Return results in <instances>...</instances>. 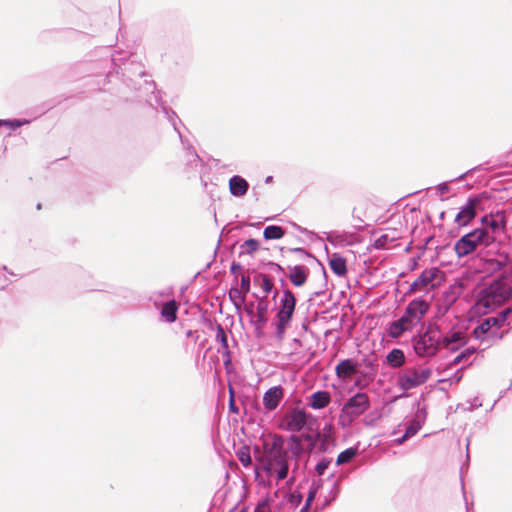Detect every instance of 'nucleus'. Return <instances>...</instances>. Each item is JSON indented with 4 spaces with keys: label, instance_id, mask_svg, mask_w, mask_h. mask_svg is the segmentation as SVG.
Listing matches in <instances>:
<instances>
[{
    "label": "nucleus",
    "instance_id": "nucleus-1",
    "mask_svg": "<svg viewBox=\"0 0 512 512\" xmlns=\"http://www.w3.org/2000/svg\"><path fill=\"white\" fill-rule=\"evenodd\" d=\"M118 55H120V53H117V55H112L111 61L115 67L123 70V83L128 88L133 87L137 91L136 97L144 98L150 107L154 109L161 107L162 112L165 114L168 121L172 124L174 130L178 133L182 144L185 145L183 136L177 124V120L179 123H181V120L178 118L175 111L165 105L162 100L161 92L156 88V83L153 80L144 79L143 85L136 87L137 83L134 77L142 79L147 76L143 65L141 63H134L133 61L120 63L124 60V58L117 57Z\"/></svg>",
    "mask_w": 512,
    "mask_h": 512
},
{
    "label": "nucleus",
    "instance_id": "nucleus-2",
    "mask_svg": "<svg viewBox=\"0 0 512 512\" xmlns=\"http://www.w3.org/2000/svg\"><path fill=\"white\" fill-rule=\"evenodd\" d=\"M262 471L268 476L276 474L277 481L288 477L290 463L289 454L285 445V438L279 434H272L271 441L263 442V452L257 458Z\"/></svg>",
    "mask_w": 512,
    "mask_h": 512
},
{
    "label": "nucleus",
    "instance_id": "nucleus-3",
    "mask_svg": "<svg viewBox=\"0 0 512 512\" xmlns=\"http://www.w3.org/2000/svg\"><path fill=\"white\" fill-rule=\"evenodd\" d=\"M296 304L297 299L294 293L289 288L283 289V293L279 300V307L275 316V336L278 340H282L284 338L287 328L291 325Z\"/></svg>",
    "mask_w": 512,
    "mask_h": 512
},
{
    "label": "nucleus",
    "instance_id": "nucleus-4",
    "mask_svg": "<svg viewBox=\"0 0 512 512\" xmlns=\"http://www.w3.org/2000/svg\"><path fill=\"white\" fill-rule=\"evenodd\" d=\"M495 241L494 236L485 229H475L465 234L454 245V251L459 258L473 253L479 245L488 246Z\"/></svg>",
    "mask_w": 512,
    "mask_h": 512
},
{
    "label": "nucleus",
    "instance_id": "nucleus-5",
    "mask_svg": "<svg viewBox=\"0 0 512 512\" xmlns=\"http://www.w3.org/2000/svg\"><path fill=\"white\" fill-rule=\"evenodd\" d=\"M511 313V309L507 308L496 316L488 317L484 319L473 330V334L477 339L482 341L490 339H501L503 334L500 332L501 328L505 325L508 315Z\"/></svg>",
    "mask_w": 512,
    "mask_h": 512
},
{
    "label": "nucleus",
    "instance_id": "nucleus-6",
    "mask_svg": "<svg viewBox=\"0 0 512 512\" xmlns=\"http://www.w3.org/2000/svg\"><path fill=\"white\" fill-rule=\"evenodd\" d=\"M445 281V273L437 267H431L422 273L411 283L410 293H427L442 285Z\"/></svg>",
    "mask_w": 512,
    "mask_h": 512
},
{
    "label": "nucleus",
    "instance_id": "nucleus-7",
    "mask_svg": "<svg viewBox=\"0 0 512 512\" xmlns=\"http://www.w3.org/2000/svg\"><path fill=\"white\" fill-rule=\"evenodd\" d=\"M368 407L369 401L367 395L364 393L355 394L344 404L339 416V424L342 427H349Z\"/></svg>",
    "mask_w": 512,
    "mask_h": 512
},
{
    "label": "nucleus",
    "instance_id": "nucleus-8",
    "mask_svg": "<svg viewBox=\"0 0 512 512\" xmlns=\"http://www.w3.org/2000/svg\"><path fill=\"white\" fill-rule=\"evenodd\" d=\"M439 344V331L436 328H429L424 334L414 340L413 347L418 356L430 357L437 353Z\"/></svg>",
    "mask_w": 512,
    "mask_h": 512
},
{
    "label": "nucleus",
    "instance_id": "nucleus-9",
    "mask_svg": "<svg viewBox=\"0 0 512 512\" xmlns=\"http://www.w3.org/2000/svg\"><path fill=\"white\" fill-rule=\"evenodd\" d=\"M253 296L257 298V308H256V318H251L250 323L255 328V334L257 337H261L263 334V328L265 327L268 321V309L269 303L267 300V296L259 297L256 293H253Z\"/></svg>",
    "mask_w": 512,
    "mask_h": 512
},
{
    "label": "nucleus",
    "instance_id": "nucleus-10",
    "mask_svg": "<svg viewBox=\"0 0 512 512\" xmlns=\"http://www.w3.org/2000/svg\"><path fill=\"white\" fill-rule=\"evenodd\" d=\"M359 363L361 364L360 376L363 382L369 383L374 380L379 366L376 352L372 350L367 354H363Z\"/></svg>",
    "mask_w": 512,
    "mask_h": 512
},
{
    "label": "nucleus",
    "instance_id": "nucleus-11",
    "mask_svg": "<svg viewBox=\"0 0 512 512\" xmlns=\"http://www.w3.org/2000/svg\"><path fill=\"white\" fill-rule=\"evenodd\" d=\"M361 364L358 360L347 358L341 360L336 368V375L341 379H353L356 378L357 382L363 381L360 376Z\"/></svg>",
    "mask_w": 512,
    "mask_h": 512
},
{
    "label": "nucleus",
    "instance_id": "nucleus-12",
    "mask_svg": "<svg viewBox=\"0 0 512 512\" xmlns=\"http://www.w3.org/2000/svg\"><path fill=\"white\" fill-rule=\"evenodd\" d=\"M430 304L424 299H415L406 307L404 317L413 326L418 323L429 311Z\"/></svg>",
    "mask_w": 512,
    "mask_h": 512
},
{
    "label": "nucleus",
    "instance_id": "nucleus-13",
    "mask_svg": "<svg viewBox=\"0 0 512 512\" xmlns=\"http://www.w3.org/2000/svg\"><path fill=\"white\" fill-rule=\"evenodd\" d=\"M307 417L308 415L304 410L293 409L284 418L286 429L291 432H300L307 424Z\"/></svg>",
    "mask_w": 512,
    "mask_h": 512
},
{
    "label": "nucleus",
    "instance_id": "nucleus-14",
    "mask_svg": "<svg viewBox=\"0 0 512 512\" xmlns=\"http://www.w3.org/2000/svg\"><path fill=\"white\" fill-rule=\"evenodd\" d=\"M430 376L429 371H408L399 378L401 387L405 390L417 387L427 381Z\"/></svg>",
    "mask_w": 512,
    "mask_h": 512
},
{
    "label": "nucleus",
    "instance_id": "nucleus-15",
    "mask_svg": "<svg viewBox=\"0 0 512 512\" xmlns=\"http://www.w3.org/2000/svg\"><path fill=\"white\" fill-rule=\"evenodd\" d=\"M483 222L486 227L491 230L492 234H490V236H494L495 238L506 230L507 220L503 211H499L490 216H485Z\"/></svg>",
    "mask_w": 512,
    "mask_h": 512
},
{
    "label": "nucleus",
    "instance_id": "nucleus-16",
    "mask_svg": "<svg viewBox=\"0 0 512 512\" xmlns=\"http://www.w3.org/2000/svg\"><path fill=\"white\" fill-rule=\"evenodd\" d=\"M284 397V388L281 385L269 388L263 395V405L267 411L275 410Z\"/></svg>",
    "mask_w": 512,
    "mask_h": 512
},
{
    "label": "nucleus",
    "instance_id": "nucleus-17",
    "mask_svg": "<svg viewBox=\"0 0 512 512\" xmlns=\"http://www.w3.org/2000/svg\"><path fill=\"white\" fill-rule=\"evenodd\" d=\"M387 223L390 224V226H386V231H391V234L386 233V242L388 240L394 241L401 238L406 230L403 217L399 214H394L386 221V224Z\"/></svg>",
    "mask_w": 512,
    "mask_h": 512
},
{
    "label": "nucleus",
    "instance_id": "nucleus-18",
    "mask_svg": "<svg viewBox=\"0 0 512 512\" xmlns=\"http://www.w3.org/2000/svg\"><path fill=\"white\" fill-rule=\"evenodd\" d=\"M477 204V200L469 199L466 204L461 207L455 217V222L458 226H466L475 218Z\"/></svg>",
    "mask_w": 512,
    "mask_h": 512
},
{
    "label": "nucleus",
    "instance_id": "nucleus-19",
    "mask_svg": "<svg viewBox=\"0 0 512 512\" xmlns=\"http://www.w3.org/2000/svg\"><path fill=\"white\" fill-rule=\"evenodd\" d=\"M509 262L508 254L500 255L498 258H490L483 260L481 272L487 274H495L501 271Z\"/></svg>",
    "mask_w": 512,
    "mask_h": 512
},
{
    "label": "nucleus",
    "instance_id": "nucleus-20",
    "mask_svg": "<svg viewBox=\"0 0 512 512\" xmlns=\"http://www.w3.org/2000/svg\"><path fill=\"white\" fill-rule=\"evenodd\" d=\"M289 269V280L290 282L296 286L301 287L303 286L309 275V268L305 265H295V266H288Z\"/></svg>",
    "mask_w": 512,
    "mask_h": 512
},
{
    "label": "nucleus",
    "instance_id": "nucleus-21",
    "mask_svg": "<svg viewBox=\"0 0 512 512\" xmlns=\"http://www.w3.org/2000/svg\"><path fill=\"white\" fill-rule=\"evenodd\" d=\"M230 194L234 197H243L249 190L248 181L240 176L233 175L228 182Z\"/></svg>",
    "mask_w": 512,
    "mask_h": 512
},
{
    "label": "nucleus",
    "instance_id": "nucleus-22",
    "mask_svg": "<svg viewBox=\"0 0 512 512\" xmlns=\"http://www.w3.org/2000/svg\"><path fill=\"white\" fill-rule=\"evenodd\" d=\"M330 402V393L326 390H318L310 395L308 405L312 409L320 410L327 407Z\"/></svg>",
    "mask_w": 512,
    "mask_h": 512
},
{
    "label": "nucleus",
    "instance_id": "nucleus-23",
    "mask_svg": "<svg viewBox=\"0 0 512 512\" xmlns=\"http://www.w3.org/2000/svg\"><path fill=\"white\" fill-rule=\"evenodd\" d=\"M329 266L332 272L343 277L347 274V262L346 259L340 256L338 253H333L329 258Z\"/></svg>",
    "mask_w": 512,
    "mask_h": 512
},
{
    "label": "nucleus",
    "instance_id": "nucleus-24",
    "mask_svg": "<svg viewBox=\"0 0 512 512\" xmlns=\"http://www.w3.org/2000/svg\"><path fill=\"white\" fill-rule=\"evenodd\" d=\"M443 346L451 351H456L465 344V337L462 332H453L443 338Z\"/></svg>",
    "mask_w": 512,
    "mask_h": 512
},
{
    "label": "nucleus",
    "instance_id": "nucleus-25",
    "mask_svg": "<svg viewBox=\"0 0 512 512\" xmlns=\"http://www.w3.org/2000/svg\"><path fill=\"white\" fill-rule=\"evenodd\" d=\"M178 309V303L174 299H172L163 304L160 314L165 319L166 322L173 323L177 320Z\"/></svg>",
    "mask_w": 512,
    "mask_h": 512
},
{
    "label": "nucleus",
    "instance_id": "nucleus-26",
    "mask_svg": "<svg viewBox=\"0 0 512 512\" xmlns=\"http://www.w3.org/2000/svg\"><path fill=\"white\" fill-rule=\"evenodd\" d=\"M216 328V341L221 345L223 349V355L227 356V359L224 361V364L227 365L230 363V351H229V345H228V337L227 334L223 328V326L220 323L215 324Z\"/></svg>",
    "mask_w": 512,
    "mask_h": 512
},
{
    "label": "nucleus",
    "instance_id": "nucleus-27",
    "mask_svg": "<svg viewBox=\"0 0 512 512\" xmlns=\"http://www.w3.org/2000/svg\"><path fill=\"white\" fill-rule=\"evenodd\" d=\"M326 239L330 244L334 246L342 242L353 244L354 242L358 241L357 236L348 232H343L341 234L337 232L328 233Z\"/></svg>",
    "mask_w": 512,
    "mask_h": 512
},
{
    "label": "nucleus",
    "instance_id": "nucleus-28",
    "mask_svg": "<svg viewBox=\"0 0 512 512\" xmlns=\"http://www.w3.org/2000/svg\"><path fill=\"white\" fill-rule=\"evenodd\" d=\"M186 149V168L187 170H197L203 166V160L199 157L192 145L187 144Z\"/></svg>",
    "mask_w": 512,
    "mask_h": 512
},
{
    "label": "nucleus",
    "instance_id": "nucleus-29",
    "mask_svg": "<svg viewBox=\"0 0 512 512\" xmlns=\"http://www.w3.org/2000/svg\"><path fill=\"white\" fill-rule=\"evenodd\" d=\"M289 440L291 444L286 448L288 450V453L290 452L297 462L301 455L304 453V451H306L302 443L303 438L301 436L291 435L289 437Z\"/></svg>",
    "mask_w": 512,
    "mask_h": 512
},
{
    "label": "nucleus",
    "instance_id": "nucleus-30",
    "mask_svg": "<svg viewBox=\"0 0 512 512\" xmlns=\"http://www.w3.org/2000/svg\"><path fill=\"white\" fill-rule=\"evenodd\" d=\"M412 325L407 321V319L402 316L397 321H394L390 324L389 327V335L393 338L399 337L404 331L410 329Z\"/></svg>",
    "mask_w": 512,
    "mask_h": 512
},
{
    "label": "nucleus",
    "instance_id": "nucleus-31",
    "mask_svg": "<svg viewBox=\"0 0 512 512\" xmlns=\"http://www.w3.org/2000/svg\"><path fill=\"white\" fill-rule=\"evenodd\" d=\"M253 283L260 286L266 294L271 293L274 288L273 279L269 275L261 272L255 274Z\"/></svg>",
    "mask_w": 512,
    "mask_h": 512
},
{
    "label": "nucleus",
    "instance_id": "nucleus-32",
    "mask_svg": "<svg viewBox=\"0 0 512 512\" xmlns=\"http://www.w3.org/2000/svg\"><path fill=\"white\" fill-rule=\"evenodd\" d=\"M386 363L391 367L398 368L405 363V355L401 349H393L386 355Z\"/></svg>",
    "mask_w": 512,
    "mask_h": 512
},
{
    "label": "nucleus",
    "instance_id": "nucleus-33",
    "mask_svg": "<svg viewBox=\"0 0 512 512\" xmlns=\"http://www.w3.org/2000/svg\"><path fill=\"white\" fill-rule=\"evenodd\" d=\"M285 235V229L278 225H269L264 228L263 237L265 240H278Z\"/></svg>",
    "mask_w": 512,
    "mask_h": 512
},
{
    "label": "nucleus",
    "instance_id": "nucleus-34",
    "mask_svg": "<svg viewBox=\"0 0 512 512\" xmlns=\"http://www.w3.org/2000/svg\"><path fill=\"white\" fill-rule=\"evenodd\" d=\"M358 455L357 447H349L340 452L336 459V466H341L351 462Z\"/></svg>",
    "mask_w": 512,
    "mask_h": 512
},
{
    "label": "nucleus",
    "instance_id": "nucleus-35",
    "mask_svg": "<svg viewBox=\"0 0 512 512\" xmlns=\"http://www.w3.org/2000/svg\"><path fill=\"white\" fill-rule=\"evenodd\" d=\"M260 247V242L257 239L250 238L245 240L240 245L239 257L243 255H253Z\"/></svg>",
    "mask_w": 512,
    "mask_h": 512
},
{
    "label": "nucleus",
    "instance_id": "nucleus-36",
    "mask_svg": "<svg viewBox=\"0 0 512 512\" xmlns=\"http://www.w3.org/2000/svg\"><path fill=\"white\" fill-rule=\"evenodd\" d=\"M301 437L307 442L306 452L311 453L316 447L321 437L320 433L316 434H302Z\"/></svg>",
    "mask_w": 512,
    "mask_h": 512
},
{
    "label": "nucleus",
    "instance_id": "nucleus-37",
    "mask_svg": "<svg viewBox=\"0 0 512 512\" xmlns=\"http://www.w3.org/2000/svg\"><path fill=\"white\" fill-rule=\"evenodd\" d=\"M339 482H340V479H337L333 486H332V489L330 490L328 496L325 498L324 502H323V508L324 507H327L329 506L333 501H335L337 499V497L339 496V493H340V485H339Z\"/></svg>",
    "mask_w": 512,
    "mask_h": 512
},
{
    "label": "nucleus",
    "instance_id": "nucleus-38",
    "mask_svg": "<svg viewBox=\"0 0 512 512\" xmlns=\"http://www.w3.org/2000/svg\"><path fill=\"white\" fill-rule=\"evenodd\" d=\"M28 123H30V121L26 119H0V126H8L13 130Z\"/></svg>",
    "mask_w": 512,
    "mask_h": 512
},
{
    "label": "nucleus",
    "instance_id": "nucleus-39",
    "mask_svg": "<svg viewBox=\"0 0 512 512\" xmlns=\"http://www.w3.org/2000/svg\"><path fill=\"white\" fill-rule=\"evenodd\" d=\"M237 457L244 467H249L252 464L250 452L247 447L239 449L237 452Z\"/></svg>",
    "mask_w": 512,
    "mask_h": 512
},
{
    "label": "nucleus",
    "instance_id": "nucleus-40",
    "mask_svg": "<svg viewBox=\"0 0 512 512\" xmlns=\"http://www.w3.org/2000/svg\"><path fill=\"white\" fill-rule=\"evenodd\" d=\"M228 295L231 302L238 301L239 303H245L246 301V295H244L237 287L230 288Z\"/></svg>",
    "mask_w": 512,
    "mask_h": 512
},
{
    "label": "nucleus",
    "instance_id": "nucleus-41",
    "mask_svg": "<svg viewBox=\"0 0 512 512\" xmlns=\"http://www.w3.org/2000/svg\"><path fill=\"white\" fill-rule=\"evenodd\" d=\"M332 462V459L331 458H323L321 459L315 466V472L319 475V476H322L324 475L325 471L328 469V467L330 466Z\"/></svg>",
    "mask_w": 512,
    "mask_h": 512
},
{
    "label": "nucleus",
    "instance_id": "nucleus-42",
    "mask_svg": "<svg viewBox=\"0 0 512 512\" xmlns=\"http://www.w3.org/2000/svg\"><path fill=\"white\" fill-rule=\"evenodd\" d=\"M241 288L239 289L244 295H247L250 292L251 288V278L249 275L241 276Z\"/></svg>",
    "mask_w": 512,
    "mask_h": 512
},
{
    "label": "nucleus",
    "instance_id": "nucleus-43",
    "mask_svg": "<svg viewBox=\"0 0 512 512\" xmlns=\"http://www.w3.org/2000/svg\"><path fill=\"white\" fill-rule=\"evenodd\" d=\"M317 493H318L317 492V488H311L310 487L308 495H307L306 500H305V504L303 506L310 509L312 503L314 502V500L316 498Z\"/></svg>",
    "mask_w": 512,
    "mask_h": 512
},
{
    "label": "nucleus",
    "instance_id": "nucleus-44",
    "mask_svg": "<svg viewBox=\"0 0 512 512\" xmlns=\"http://www.w3.org/2000/svg\"><path fill=\"white\" fill-rule=\"evenodd\" d=\"M265 266L266 268L272 270V271H275L276 273H279L281 275H285V270L284 268L276 263V262H273V261H268L267 263H265Z\"/></svg>",
    "mask_w": 512,
    "mask_h": 512
},
{
    "label": "nucleus",
    "instance_id": "nucleus-45",
    "mask_svg": "<svg viewBox=\"0 0 512 512\" xmlns=\"http://www.w3.org/2000/svg\"><path fill=\"white\" fill-rule=\"evenodd\" d=\"M418 431V426H410L406 429L405 434L402 436V438L398 439V443H402L407 438L415 435Z\"/></svg>",
    "mask_w": 512,
    "mask_h": 512
},
{
    "label": "nucleus",
    "instance_id": "nucleus-46",
    "mask_svg": "<svg viewBox=\"0 0 512 512\" xmlns=\"http://www.w3.org/2000/svg\"><path fill=\"white\" fill-rule=\"evenodd\" d=\"M254 512H271V511H270V507H269L268 503L266 501H263V502L257 504V506L254 509Z\"/></svg>",
    "mask_w": 512,
    "mask_h": 512
},
{
    "label": "nucleus",
    "instance_id": "nucleus-47",
    "mask_svg": "<svg viewBox=\"0 0 512 512\" xmlns=\"http://www.w3.org/2000/svg\"><path fill=\"white\" fill-rule=\"evenodd\" d=\"M242 268L243 266L240 263L233 261L230 266V272L231 274L237 276V274L242 270Z\"/></svg>",
    "mask_w": 512,
    "mask_h": 512
},
{
    "label": "nucleus",
    "instance_id": "nucleus-48",
    "mask_svg": "<svg viewBox=\"0 0 512 512\" xmlns=\"http://www.w3.org/2000/svg\"><path fill=\"white\" fill-rule=\"evenodd\" d=\"M229 410L231 412H238V407L235 404L234 398H233V390L230 389V399H229Z\"/></svg>",
    "mask_w": 512,
    "mask_h": 512
},
{
    "label": "nucleus",
    "instance_id": "nucleus-49",
    "mask_svg": "<svg viewBox=\"0 0 512 512\" xmlns=\"http://www.w3.org/2000/svg\"><path fill=\"white\" fill-rule=\"evenodd\" d=\"M373 245L376 249H384V235L379 236Z\"/></svg>",
    "mask_w": 512,
    "mask_h": 512
},
{
    "label": "nucleus",
    "instance_id": "nucleus-50",
    "mask_svg": "<svg viewBox=\"0 0 512 512\" xmlns=\"http://www.w3.org/2000/svg\"><path fill=\"white\" fill-rule=\"evenodd\" d=\"M244 310L250 316V319L254 318V303L253 302L249 303L248 305H245Z\"/></svg>",
    "mask_w": 512,
    "mask_h": 512
},
{
    "label": "nucleus",
    "instance_id": "nucleus-51",
    "mask_svg": "<svg viewBox=\"0 0 512 512\" xmlns=\"http://www.w3.org/2000/svg\"><path fill=\"white\" fill-rule=\"evenodd\" d=\"M327 445H328V440H327L326 438L321 439V441H320L319 445L317 444V446H318V450H319L320 452H323V453H324V452H326V450H327Z\"/></svg>",
    "mask_w": 512,
    "mask_h": 512
},
{
    "label": "nucleus",
    "instance_id": "nucleus-52",
    "mask_svg": "<svg viewBox=\"0 0 512 512\" xmlns=\"http://www.w3.org/2000/svg\"><path fill=\"white\" fill-rule=\"evenodd\" d=\"M463 359H466V353H461L456 356L452 362L453 365L460 363Z\"/></svg>",
    "mask_w": 512,
    "mask_h": 512
},
{
    "label": "nucleus",
    "instance_id": "nucleus-53",
    "mask_svg": "<svg viewBox=\"0 0 512 512\" xmlns=\"http://www.w3.org/2000/svg\"><path fill=\"white\" fill-rule=\"evenodd\" d=\"M321 486H322V479H318L317 481H313L311 488H317V491H318L321 488Z\"/></svg>",
    "mask_w": 512,
    "mask_h": 512
},
{
    "label": "nucleus",
    "instance_id": "nucleus-54",
    "mask_svg": "<svg viewBox=\"0 0 512 512\" xmlns=\"http://www.w3.org/2000/svg\"><path fill=\"white\" fill-rule=\"evenodd\" d=\"M232 303L237 311H240L242 309V306L245 305V303H239L238 301Z\"/></svg>",
    "mask_w": 512,
    "mask_h": 512
},
{
    "label": "nucleus",
    "instance_id": "nucleus-55",
    "mask_svg": "<svg viewBox=\"0 0 512 512\" xmlns=\"http://www.w3.org/2000/svg\"><path fill=\"white\" fill-rule=\"evenodd\" d=\"M279 282H280L282 290L285 289V288H288L287 282H286V280L284 279L283 276L280 278Z\"/></svg>",
    "mask_w": 512,
    "mask_h": 512
},
{
    "label": "nucleus",
    "instance_id": "nucleus-56",
    "mask_svg": "<svg viewBox=\"0 0 512 512\" xmlns=\"http://www.w3.org/2000/svg\"><path fill=\"white\" fill-rule=\"evenodd\" d=\"M291 252H296V253H303L305 252V250L303 248H292L290 249Z\"/></svg>",
    "mask_w": 512,
    "mask_h": 512
},
{
    "label": "nucleus",
    "instance_id": "nucleus-57",
    "mask_svg": "<svg viewBox=\"0 0 512 512\" xmlns=\"http://www.w3.org/2000/svg\"><path fill=\"white\" fill-rule=\"evenodd\" d=\"M463 353H466V358L471 356L474 353L473 349H466Z\"/></svg>",
    "mask_w": 512,
    "mask_h": 512
},
{
    "label": "nucleus",
    "instance_id": "nucleus-58",
    "mask_svg": "<svg viewBox=\"0 0 512 512\" xmlns=\"http://www.w3.org/2000/svg\"><path fill=\"white\" fill-rule=\"evenodd\" d=\"M323 293V291H316L311 295V299L316 298L320 296Z\"/></svg>",
    "mask_w": 512,
    "mask_h": 512
},
{
    "label": "nucleus",
    "instance_id": "nucleus-59",
    "mask_svg": "<svg viewBox=\"0 0 512 512\" xmlns=\"http://www.w3.org/2000/svg\"><path fill=\"white\" fill-rule=\"evenodd\" d=\"M272 182H273V176H267V177L265 178V183H266V184H270V183H272Z\"/></svg>",
    "mask_w": 512,
    "mask_h": 512
},
{
    "label": "nucleus",
    "instance_id": "nucleus-60",
    "mask_svg": "<svg viewBox=\"0 0 512 512\" xmlns=\"http://www.w3.org/2000/svg\"><path fill=\"white\" fill-rule=\"evenodd\" d=\"M273 293V299L275 300L278 296H279V291L278 290H274L271 292Z\"/></svg>",
    "mask_w": 512,
    "mask_h": 512
},
{
    "label": "nucleus",
    "instance_id": "nucleus-61",
    "mask_svg": "<svg viewBox=\"0 0 512 512\" xmlns=\"http://www.w3.org/2000/svg\"><path fill=\"white\" fill-rule=\"evenodd\" d=\"M380 336V345H384V333H379Z\"/></svg>",
    "mask_w": 512,
    "mask_h": 512
},
{
    "label": "nucleus",
    "instance_id": "nucleus-62",
    "mask_svg": "<svg viewBox=\"0 0 512 512\" xmlns=\"http://www.w3.org/2000/svg\"><path fill=\"white\" fill-rule=\"evenodd\" d=\"M114 76V72H109L107 74V78L109 79V81H111V78Z\"/></svg>",
    "mask_w": 512,
    "mask_h": 512
},
{
    "label": "nucleus",
    "instance_id": "nucleus-63",
    "mask_svg": "<svg viewBox=\"0 0 512 512\" xmlns=\"http://www.w3.org/2000/svg\"><path fill=\"white\" fill-rule=\"evenodd\" d=\"M299 512H309V508L303 506Z\"/></svg>",
    "mask_w": 512,
    "mask_h": 512
},
{
    "label": "nucleus",
    "instance_id": "nucleus-64",
    "mask_svg": "<svg viewBox=\"0 0 512 512\" xmlns=\"http://www.w3.org/2000/svg\"><path fill=\"white\" fill-rule=\"evenodd\" d=\"M335 477V474L334 473H331L329 476H328V480H332L333 478Z\"/></svg>",
    "mask_w": 512,
    "mask_h": 512
}]
</instances>
